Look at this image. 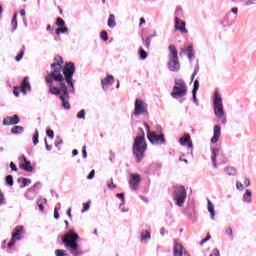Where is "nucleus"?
Returning <instances> with one entry per match:
<instances>
[{
  "mask_svg": "<svg viewBox=\"0 0 256 256\" xmlns=\"http://www.w3.org/2000/svg\"><path fill=\"white\" fill-rule=\"evenodd\" d=\"M54 63L51 64L52 71L47 74L45 81L49 88L51 95H56L62 102L63 109H71L69 104L70 93H75V64L73 62H66L63 67V58L61 56L55 57Z\"/></svg>",
  "mask_w": 256,
  "mask_h": 256,
  "instance_id": "nucleus-1",
  "label": "nucleus"
},
{
  "mask_svg": "<svg viewBox=\"0 0 256 256\" xmlns=\"http://www.w3.org/2000/svg\"><path fill=\"white\" fill-rule=\"evenodd\" d=\"M145 151H147V142L145 141V131L143 128H139L138 135L134 139L132 146V153L136 159V163H141L145 157Z\"/></svg>",
  "mask_w": 256,
  "mask_h": 256,
  "instance_id": "nucleus-2",
  "label": "nucleus"
},
{
  "mask_svg": "<svg viewBox=\"0 0 256 256\" xmlns=\"http://www.w3.org/2000/svg\"><path fill=\"white\" fill-rule=\"evenodd\" d=\"M77 241H79V234L73 230H70L62 237V243L66 249H70V253L73 256L83 255V252L79 251V243Z\"/></svg>",
  "mask_w": 256,
  "mask_h": 256,
  "instance_id": "nucleus-3",
  "label": "nucleus"
},
{
  "mask_svg": "<svg viewBox=\"0 0 256 256\" xmlns=\"http://www.w3.org/2000/svg\"><path fill=\"white\" fill-rule=\"evenodd\" d=\"M168 49V70L172 73H179V71H181V62H179V52L177 51V47H175V45H170Z\"/></svg>",
  "mask_w": 256,
  "mask_h": 256,
  "instance_id": "nucleus-4",
  "label": "nucleus"
},
{
  "mask_svg": "<svg viewBox=\"0 0 256 256\" xmlns=\"http://www.w3.org/2000/svg\"><path fill=\"white\" fill-rule=\"evenodd\" d=\"M172 199L175 201V205H177V207H183V205H185V201H187V190L185 189V186H174Z\"/></svg>",
  "mask_w": 256,
  "mask_h": 256,
  "instance_id": "nucleus-5",
  "label": "nucleus"
},
{
  "mask_svg": "<svg viewBox=\"0 0 256 256\" xmlns=\"http://www.w3.org/2000/svg\"><path fill=\"white\" fill-rule=\"evenodd\" d=\"M213 110L217 119L225 117V110H223V98H221L218 91H215L213 95Z\"/></svg>",
  "mask_w": 256,
  "mask_h": 256,
  "instance_id": "nucleus-6",
  "label": "nucleus"
},
{
  "mask_svg": "<svg viewBox=\"0 0 256 256\" xmlns=\"http://www.w3.org/2000/svg\"><path fill=\"white\" fill-rule=\"evenodd\" d=\"M187 95V85L185 81L178 79L175 80V85L173 87V91L171 96L173 99H179L180 97H185Z\"/></svg>",
  "mask_w": 256,
  "mask_h": 256,
  "instance_id": "nucleus-7",
  "label": "nucleus"
},
{
  "mask_svg": "<svg viewBox=\"0 0 256 256\" xmlns=\"http://www.w3.org/2000/svg\"><path fill=\"white\" fill-rule=\"evenodd\" d=\"M147 113V103L141 99H136L134 104V115L137 117Z\"/></svg>",
  "mask_w": 256,
  "mask_h": 256,
  "instance_id": "nucleus-8",
  "label": "nucleus"
},
{
  "mask_svg": "<svg viewBox=\"0 0 256 256\" xmlns=\"http://www.w3.org/2000/svg\"><path fill=\"white\" fill-rule=\"evenodd\" d=\"M148 141L153 145H165V135H157L155 132H152V134L148 135Z\"/></svg>",
  "mask_w": 256,
  "mask_h": 256,
  "instance_id": "nucleus-9",
  "label": "nucleus"
},
{
  "mask_svg": "<svg viewBox=\"0 0 256 256\" xmlns=\"http://www.w3.org/2000/svg\"><path fill=\"white\" fill-rule=\"evenodd\" d=\"M19 161L20 169H23V171H26V173H33V165H31V161L27 160L25 155L20 156Z\"/></svg>",
  "mask_w": 256,
  "mask_h": 256,
  "instance_id": "nucleus-10",
  "label": "nucleus"
},
{
  "mask_svg": "<svg viewBox=\"0 0 256 256\" xmlns=\"http://www.w3.org/2000/svg\"><path fill=\"white\" fill-rule=\"evenodd\" d=\"M175 23V31H180L182 34H187L189 31L186 28V23L185 21L181 20L179 17H175L174 19Z\"/></svg>",
  "mask_w": 256,
  "mask_h": 256,
  "instance_id": "nucleus-11",
  "label": "nucleus"
},
{
  "mask_svg": "<svg viewBox=\"0 0 256 256\" xmlns=\"http://www.w3.org/2000/svg\"><path fill=\"white\" fill-rule=\"evenodd\" d=\"M129 183L133 191H137L139 189V183H141V177L138 174H131Z\"/></svg>",
  "mask_w": 256,
  "mask_h": 256,
  "instance_id": "nucleus-12",
  "label": "nucleus"
},
{
  "mask_svg": "<svg viewBox=\"0 0 256 256\" xmlns=\"http://www.w3.org/2000/svg\"><path fill=\"white\" fill-rule=\"evenodd\" d=\"M174 256H190L189 253L183 247V244L176 242L174 243Z\"/></svg>",
  "mask_w": 256,
  "mask_h": 256,
  "instance_id": "nucleus-13",
  "label": "nucleus"
},
{
  "mask_svg": "<svg viewBox=\"0 0 256 256\" xmlns=\"http://www.w3.org/2000/svg\"><path fill=\"white\" fill-rule=\"evenodd\" d=\"M179 143L183 147L187 146L188 149L193 151V142L191 141V135L185 134L183 137L179 139Z\"/></svg>",
  "mask_w": 256,
  "mask_h": 256,
  "instance_id": "nucleus-14",
  "label": "nucleus"
},
{
  "mask_svg": "<svg viewBox=\"0 0 256 256\" xmlns=\"http://www.w3.org/2000/svg\"><path fill=\"white\" fill-rule=\"evenodd\" d=\"M20 121L19 115L15 114L12 117L8 116L4 118L3 125H17Z\"/></svg>",
  "mask_w": 256,
  "mask_h": 256,
  "instance_id": "nucleus-15",
  "label": "nucleus"
},
{
  "mask_svg": "<svg viewBox=\"0 0 256 256\" xmlns=\"http://www.w3.org/2000/svg\"><path fill=\"white\" fill-rule=\"evenodd\" d=\"M221 137V126L215 125L213 130V137L211 138V143L215 144L219 141Z\"/></svg>",
  "mask_w": 256,
  "mask_h": 256,
  "instance_id": "nucleus-16",
  "label": "nucleus"
},
{
  "mask_svg": "<svg viewBox=\"0 0 256 256\" xmlns=\"http://www.w3.org/2000/svg\"><path fill=\"white\" fill-rule=\"evenodd\" d=\"M20 91L22 93H27V91H31V84L29 83V77H25L21 83Z\"/></svg>",
  "mask_w": 256,
  "mask_h": 256,
  "instance_id": "nucleus-17",
  "label": "nucleus"
},
{
  "mask_svg": "<svg viewBox=\"0 0 256 256\" xmlns=\"http://www.w3.org/2000/svg\"><path fill=\"white\" fill-rule=\"evenodd\" d=\"M23 233V227L17 226L14 229V232L12 233V239H15L16 241L21 240V234Z\"/></svg>",
  "mask_w": 256,
  "mask_h": 256,
  "instance_id": "nucleus-18",
  "label": "nucleus"
},
{
  "mask_svg": "<svg viewBox=\"0 0 256 256\" xmlns=\"http://www.w3.org/2000/svg\"><path fill=\"white\" fill-rule=\"evenodd\" d=\"M114 82H115V78L113 77V75H107L106 78H104L101 81L102 89H105L107 85H111Z\"/></svg>",
  "mask_w": 256,
  "mask_h": 256,
  "instance_id": "nucleus-19",
  "label": "nucleus"
},
{
  "mask_svg": "<svg viewBox=\"0 0 256 256\" xmlns=\"http://www.w3.org/2000/svg\"><path fill=\"white\" fill-rule=\"evenodd\" d=\"M217 157H219V148H212V163H213V167L215 169H217Z\"/></svg>",
  "mask_w": 256,
  "mask_h": 256,
  "instance_id": "nucleus-20",
  "label": "nucleus"
},
{
  "mask_svg": "<svg viewBox=\"0 0 256 256\" xmlns=\"http://www.w3.org/2000/svg\"><path fill=\"white\" fill-rule=\"evenodd\" d=\"M140 239L144 243H147V241L151 240V232L147 230H142L140 233Z\"/></svg>",
  "mask_w": 256,
  "mask_h": 256,
  "instance_id": "nucleus-21",
  "label": "nucleus"
},
{
  "mask_svg": "<svg viewBox=\"0 0 256 256\" xmlns=\"http://www.w3.org/2000/svg\"><path fill=\"white\" fill-rule=\"evenodd\" d=\"M197 91H199V80L194 81V87L192 90V99L194 103H197Z\"/></svg>",
  "mask_w": 256,
  "mask_h": 256,
  "instance_id": "nucleus-22",
  "label": "nucleus"
},
{
  "mask_svg": "<svg viewBox=\"0 0 256 256\" xmlns=\"http://www.w3.org/2000/svg\"><path fill=\"white\" fill-rule=\"evenodd\" d=\"M17 182L22 183V185H20V189H25V187H29V185H31V179L28 178H18Z\"/></svg>",
  "mask_w": 256,
  "mask_h": 256,
  "instance_id": "nucleus-23",
  "label": "nucleus"
},
{
  "mask_svg": "<svg viewBox=\"0 0 256 256\" xmlns=\"http://www.w3.org/2000/svg\"><path fill=\"white\" fill-rule=\"evenodd\" d=\"M107 25L110 29H114V27H117V22H115V15L114 14L109 15Z\"/></svg>",
  "mask_w": 256,
  "mask_h": 256,
  "instance_id": "nucleus-24",
  "label": "nucleus"
},
{
  "mask_svg": "<svg viewBox=\"0 0 256 256\" xmlns=\"http://www.w3.org/2000/svg\"><path fill=\"white\" fill-rule=\"evenodd\" d=\"M208 212L210 213L211 219H215V205L211 200H208Z\"/></svg>",
  "mask_w": 256,
  "mask_h": 256,
  "instance_id": "nucleus-25",
  "label": "nucleus"
},
{
  "mask_svg": "<svg viewBox=\"0 0 256 256\" xmlns=\"http://www.w3.org/2000/svg\"><path fill=\"white\" fill-rule=\"evenodd\" d=\"M23 131H25V128H23V126H14L11 129V133L13 135H21V133H23Z\"/></svg>",
  "mask_w": 256,
  "mask_h": 256,
  "instance_id": "nucleus-26",
  "label": "nucleus"
},
{
  "mask_svg": "<svg viewBox=\"0 0 256 256\" xmlns=\"http://www.w3.org/2000/svg\"><path fill=\"white\" fill-rule=\"evenodd\" d=\"M251 195V190H246V193L243 195V201H245L246 203H251Z\"/></svg>",
  "mask_w": 256,
  "mask_h": 256,
  "instance_id": "nucleus-27",
  "label": "nucleus"
},
{
  "mask_svg": "<svg viewBox=\"0 0 256 256\" xmlns=\"http://www.w3.org/2000/svg\"><path fill=\"white\" fill-rule=\"evenodd\" d=\"M234 1L236 3H241V1H242V2H244V5H246V7L256 4V0H234Z\"/></svg>",
  "mask_w": 256,
  "mask_h": 256,
  "instance_id": "nucleus-28",
  "label": "nucleus"
},
{
  "mask_svg": "<svg viewBox=\"0 0 256 256\" xmlns=\"http://www.w3.org/2000/svg\"><path fill=\"white\" fill-rule=\"evenodd\" d=\"M11 26H12V33L17 31V14H14L12 21H11Z\"/></svg>",
  "mask_w": 256,
  "mask_h": 256,
  "instance_id": "nucleus-29",
  "label": "nucleus"
},
{
  "mask_svg": "<svg viewBox=\"0 0 256 256\" xmlns=\"http://www.w3.org/2000/svg\"><path fill=\"white\" fill-rule=\"evenodd\" d=\"M33 145L39 144V130H35V133L32 137Z\"/></svg>",
  "mask_w": 256,
  "mask_h": 256,
  "instance_id": "nucleus-30",
  "label": "nucleus"
},
{
  "mask_svg": "<svg viewBox=\"0 0 256 256\" xmlns=\"http://www.w3.org/2000/svg\"><path fill=\"white\" fill-rule=\"evenodd\" d=\"M139 57L142 59V61H145V59L148 57L147 52L143 48L139 49Z\"/></svg>",
  "mask_w": 256,
  "mask_h": 256,
  "instance_id": "nucleus-31",
  "label": "nucleus"
},
{
  "mask_svg": "<svg viewBox=\"0 0 256 256\" xmlns=\"http://www.w3.org/2000/svg\"><path fill=\"white\" fill-rule=\"evenodd\" d=\"M37 203H38V207H39V210L40 211H45V206H43V203H47V199H39L38 201H37Z\"/></svg>",
  "mask_w": 256,
  "mask_h": 256,
  "instance_id": "nucleus-32",
  "label": "nucleus"
},
{
  "mask_svg": "<svg viewBox=\"0 0 256 256\" xmlns=\"http://www.w3.org/2000/svg\"><path fill=\"white\" fill-rule=\"evenodd\" d=\"M227 175H237V170L234 167H227L226 168Z\"/></svg>",
  "mask_w": 256,
  "mask_h": 256,
  "instance_id": "nucleus-33",
  "label": "nucleus"
},
{
  "mask_svg": "<svg viewBox=\"0 0 256 256\" xmlns=\"http://www.w3.org/2000/svg\"><path fill=\"white\" fill-rule=\"evenodd\" d=\"M68 31H69V28H67L65 26L63 28H57L56 29V35H61L63 33H68Z\"/></svg>",
  "mask_w": 256,
  "mask_h": 256,
  "instance_id": "nucleus-34",
  "label": "nucleus"
},
{
  "mask_svg": "<svg viewBox=\"0 0 256 256\" xmlns=\"http://www.w3.org/2000/svg\"><path fill=\"white\" fill-rule=\"evenodd\" d=\"M182 53H186V55H189V53H195L193 51V45H189L186 47V49L181 50Z\"/></svg>",
  "mask_w": 256,
  "mask_h": 256,
  "instance_id": "nucleus-35",
  "label": "nucleus"
},
{
  "mask_svg": "<svg viewBox=\"0 0 256 256\" xmlns=\"http://www.w3.org/2000/svg\"><path fill=\"white\" fill-rule=\"evenodd\" d=\"M116 197L118 199H121L122 203L120 204V207H123V205H125V194L124 193H117Z\"/></svg>",
  "mask_w": 256,
  "mask_h": 256,
  "instance_id": "nucleus-36",
  "label": "nucleus"
},
{
  "mask_svg": "<svg viewBox=\"0 0 256 256\" xmlns=\"http://www.w3.org/2000/svg\"><path fill=\"white\" fill-rule=\"evenodd\" d=\"M14 181H13V176L8 175L6 176V185H9L10 187H13Z\"/></svg>",
  "mask_w": 256,
  "mask_h": 256,
  "instance_id": "nucleus-37",
  "label": "nucleus"
},
{
  "mask_svg": "<svg viewBox=\"0 0 256 256\" xmlns=\"http://www.w3.org/2000/svg\"><path fill=\"white\" fill-rule=\"evenodd\" d=\"M100 38L102 39V41H109V35L107 34V31H102L100 33Z\"/></svg>",
  "mask_w": 256,
  "mask_h": 256,
  "instance_id": "nucleus-38",
  "label": "nucleus"
},
{
  "mask_svg": "<svg viewBox=\"0 0 256 256\" xmlns=\"http://www.w3.org/2000/svg\"><path fill=\"white\" fill-rule=\"evenodd\" d=\"M151 39H153V35H150L146 38V40H145L146 49H149V47H151Z\"/></svg>",
  "mask_w": 256,
  "mask_h": 256,
  "instance_id": "nucleus-39",
  "label": "nucleus"
},
{
  "mask_svg": "<svg viewBox=\"0 0 256 256\" xmlns=\"http://www.w3.org/2000/svg\"><path fill=\"white\" fill-rule=\"evenodd\" d=\"M56 25H57V27H64L65 20H63L62 18H57L56 19Z\"/></svg>",
  "mask_w": 256,
  "mask_h": 256,
  "instance_id": "nucleus-40",
  "label": "nucleus"
},
{
  "mask_svg": "<svg viewBox=\"0 0 256 256\" xmlns=\"http://www.w3.org/2000/svg\"><path fill=\"white\" fill-rule=\"evenodd\" d=\"M23 55H25V51L21 50L18 55L15 57V61L19 62L23 59Z\"/></svg>",
  "mask_w": 256,
  "mask_h": 256,
  "instance_id": "nucleus-41",
  "label": "nucleus"
},
{
  "mask_svg": "<svg viewBox=\"0 0 256 256\" xmlns=\"http://www.w3.org/2000/svg\"><path fill=\"white\" fill-rule=\"evenodd\" d=\"M56 256H67V253H65V250L57 249L55 250Z\"/></svg>",
  "mask_w": 256,
  "mask_h": 256,
  "instance_id": "nucleus-42",
  "label": "nucleus"
},
{
  "mask_svg": "<svg viewBox=\"0 0 256 256\" xmlns=\"http://www.w3.org/2000/svg\"><path fill=\"white\" fill-rule=\"evenodd\" d=\"M77 118H78V119H85V109H82V110H80V111L77 113Z\"/></svg>",
  "mask_w": 256,
  "mask_h": 256,
  "instance_id": "nucleus-43",
  "label": "nucleus"
},
{
  "mask_svg": "<svg viewBox=\"0 0 256 256\" xmlns=\"http://www.w3.org/2000/svg\"><path fill=\"white\" fill-rule=\"evenodd\" d=\"M236 188L238 189V191H243V189H245V186L240 181H236Z\"/></svg>",
  "mask_w": 256,
  "mask_h": 256,
  "instance_id": "nucleus-44",
  "label": "nucleus"
},
{
  "mask_svg": "<svg viewBox=\"0 0 256 256\" xmlns=\"http://www.w3.org/2000/svg\"><path fill=\"white\" fill-rule=\"evenodd\" d=\"M89 207H91V201L84 204V207L82 209V213H85V211H89Z\"/></svg>",
  "mask_w": 256,
  "mask_h": 256,
  "instance_id": "nucleus-45",
  "label": "nucleus"
},
{
  "mask_svg": "<svg viewBox=\"0 0 256 256\" xmlns=\"http://www.w3.org/2000/svg\"><path fill=\"white\" fill-rule=\"evenodd\" d=\"M46 135L50 139H53V137H55V132H53V130L49 129V130L46 131Z\"/></svg>",
  "mask_w": 256,
  "mask_h": 256,
  "instance_id": "nucleus-46",
  "label": "nucleus"
},
{
  "mask_svg": "<svg viewBox=\"0 0 256 256\" xmlns=\"http://www.w3.org/2000/svg\"><path fill=\"white\" fill-rule=\"evenodd\" d=\"M108 189H117V185L113 183V179L110 180V183L107 184Z\"/></svg>",
  "mask_w": 256,
  "mask_h": 256,
  "instance_id": "nucleus-47",
  "label": "nucleus"
},
{
  "mask_svg": "<svg viewBox=\"0 0 256 256\" xmlns=\"http://www.w3.org/2000/svg\"><path fill=\"white\" fill-rule=\"evenodd\" d=\"M19 91H21V88L15 86L13 90V94L15 95V97H19Z\"/></svg>",
  "mask_w": 256,
  "mask_h": 256,
  "instance_id": "nucleus-48",
  "label": "nucleus"
},
{
  "mask_svg": "<svg viewBox=\"0 0 256 256\" xmlns=\"http://www.w3.org/2000/svg\"><path fill=\"white\" fill-rule=\"evenodd\" d=\"M82 157L83 159H87V146H83Z\"/></svg>",
  "mask_w": 256,
  "mask_h": 256,
  "instance_id": "nucleus-49",
  "label": "nucleus"
},
{
  "mask_svg": "<svg viewBox=\"0 0 256 256\" xmlns=\"http://www.w3.org/2000/svg\"><path fill=\"white\" fill-rule=\"evenodd\" d=\"M197 73H199V66L195 67L191 81H193L195 79V76L197 75Z\"/></svg>",
  "mask_w": 256,
  "mask_h": 256,
  "instance_id": "nucleus-50",
  "label": "nucleus"
},
{
  "mask_svg": "<svg viewBox=\"0 0 256 256\" xmlns=\"http://www.w3.org/2000/svg\"><path fill=\"white\" fill-rule=\"evenodd\" d=\"M144 126H145V129H146V131H147V135H148V136H149V135H152V133H151V127H149V124L144 123Z\"/></svg>",
  "mask_w": 256,
  "mask_h": 256,
  "instance_id": "nucleus-51",
  "label": "nucleus"
},
{
  "mask_svg": "<svg viewBox=\"0 0 256 256\" xmlns=\"http://www.w3.org/2000/svg\"><path fill=\"white\" fill-rule=\"evenodd\" d=\"M59 145H63V140H61V138H57L55 141V147H59Z\"/></svg>",
  "mask_w": 256,
  "mask_h": 256,
  "instance_id": "nucleus-52",
  "label": "nucleus"
},
{
  "mask_svg": "<svg viewBox=\"0 0 256 256\" xmlns=\"http://www.w3.org/2000/svg\"><path fill=\"white\" fill-rule=\"evenodd\" d=\"M95 177V170L90 171V173L87 176V179L91 180Z\"/></svg>",
  "mask_w": 256,
  "mask_h": 256,
  "instance_id": "nucleus-53",
  "label": "nucleus"
},
{
  "mask_svg": "<svg viewBox=\"0 0 256 256\" xmlns=\"http://www.w3.org/2000/svg\"><path fill=\"white\" fill-rule=\"evenodd\" d=\"M10 169H11L12 171H18L17 165H15V162H10Z\"/></svg>",
  "mask_w": 256,
  "mask_h": 256,
  "instance_id": "nucleus-54",
  "label": "nucleus"
},
{
  "mask_svg": "<svg viewBox=\"0 0 256 256\" xmlns=\"http://www.w3.org/2000/svg\"><path fill=\"white\" fill-rule=\"evenodd\" d=\"M16 242H17V240H15V238H12L11 241L8 243L9 249H11V247H13Z\"/></svg>",
  "mask_w": 256,
  "mask_h": 256,
  "instance_id": "nucleus-55",
  "label": "nucleus"
},
{
  "mask_svg": "<svg viewBox=\"0 0 256 256\" xmlns=\"http://www.w3.org/2000/svg\"><path fill=\"white\" fill-rule=\"evenodd\" d=\"M54 219H59V208H54Z\"/></svg>",
  "mask_w": 256,
  "mask_h": 256,
  "instance_id": "nucleus-56",
  "label": "nucleus"
},
{
  "mask_svg": "<svg viewBox=\"0 0 256 256\" xmlns=\"http://www.w3.org/2000/svg\"><path fill=\"white\" fill-rule=\"evenodd\" d=\"M225 234L229 236L233 235V229L231 227L227 228Z\"/></svg>",
  "mask_w": 256,
  "mask_h": 256,
  "instance_id": "nucleus-57",
  "label": "nucleus"
},
{
  "mask_svg": "<svg viewBox=\"0 0 256 256\" xmlns=\"http://www.w3.org/2000/svg\"><path fill=\"white\" fill-rule=\"evenodd\" d=\"M209 239H211V236L208 235L206 238L201 240L200 245H205V243H207V241H209Z\"/></svg>",
  "mask_w": 256,
  "mask_h": 256,
  "instance_id": "nucleus-58",
  "label": "nucleus"
},
{
  "mask_svg": "<svg viewBox=\"0 0 256 256\" xmlns=\"http://www.w3.org/2000/svg\"><path fill=\"white\" fill-rule=\"evenodd\" d=\"M187 57H188L189 61H192L193 59H195V52L187 54Z\"/></svg>",
  "mask_w": 256,
  "mask_h": 256,
  "instance_id": "nucleus-59",
  "label": "nucleus"
},
{
  "mask_svg": "<svg viewBox=\"0 0 256 256\" xmlns=\"http://www.w3.org/2000/svg\"><path fill=\"white\" fill-rule=\"evenodd\" d=\"M210 256H221L219 254V249L215 248Z\"/></svg>",
  "mask_w": 256,
  "mask_h": 256,
  "instance_id": "nucleus-60",
  "label": "nucleus"
},
{
  "mask_svg": "<svg viewBox=\"0 0 256 256\" xmlns=\"http://www.w3.org/2000/svg\"><path fill=\"white\" fill-rule=\"evenodd\" d=\"M231 13H233V15H237V13H239V8L238 7L232 8Z\"/></svg>",
  "mask_w": 256,
  "mask_h": 256,
  "instance_id": "nucleus-61",
  "label": "nucleus"
},
{
  "mask_svg": "<svg viewBox=\"0 0 256 256\" xmlns=\"http://www.w3.org/2000/svg\"><path fill=\"white\" fill-rule=\"evenodd\" d=\"M44 143L46 145V150L51 151V146H49V143H47V138L44 139Z\"/></svg>",
  "mask_w": 256,
  "mask_h": 256,
  "instance_id": "nucleus-62",
  "label": "nucleus"
},
{
  "mask_svg": "<svg viewBox=\"0 0 256 256\" xmlns=\"http://www.w3.org/2000/svg\"><path fill=\"white\" fill-rule=\"evenodd\" d=\"M39 187H41V182L35 183L31 189H39Z\"/></svg>",
  "mask_w": 256,
  "mask_h": 256,
  "instance_id": "nucleus-63",
  "label": "nucleus"
},
{
  "mask_svg": "<svg viewBox=\"0 0 256 256\" xmlns=\"http://www.w3.org/2000/svg\"><path fill=\"white\" fill-rule=\"evenodd\" d=\"M244 185H245L246 187H249V185H251V181L246 178V179L244 180Z\"/></svg>",
  "mask_w": 256,
  "mask_h": 256,
  "instance_id": "nucleus-64",
  "label": "nucleus"
}]
</instances>
